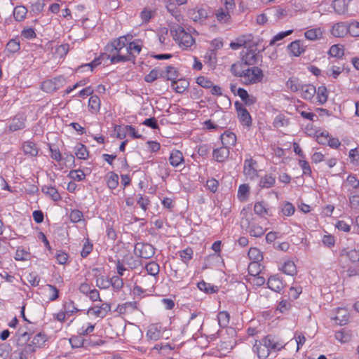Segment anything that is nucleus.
<instances>
[{
	"instance_id": "6ab92c4d",
	"label": "nucleus",
	"mask_w": 359,
	"mask_h": 359,
	"mask_svg": "<svg viewBox=\"0 0 359 359\" xmlns=\"http://www.w3.org/2000/svg\"><path fill=\"white\" fill-rule=\"evenodd\" d=\"M25 127V117L22 114L15 116L9 124L11 131H16Z\"/></svg>"
},
{
	"instance_id": "f03ea898",
	"label": "nucleus",
	"mask_w": 359,
	"mask_h": 359,
	"mask_svg": "<svg viewBox=\"0 0 359 359\" xmlns=\"http://www.w3.org/2000/svg\"><path fill=\"white\" fill-rule=\"evenodd\" d=\"M285 345L286 344L279 337L268 335L259 343L256 341L253 346V351L259 359H266L269 356L270 351H280Z\"/></svg>"
},
{
	"instance_id": "6e6d98bb",
	"label": "nucleus",
	"mask_w": 359,
	"mask_h": 359,
	"mask_svg": "<svg viewBox=\"0 0 359 359\" xmlns=\"http://www.w3.org/2000/svg\"><path fill=\"white\" fill-rule=\"evenodd\" d=\"M163 76V74L159 69H152L148 74L144 77V80L147 83H151L154 81L158 77Z\"/></svg>"
},
{
	"instance_id": "2f4dec72",
	"label": "nucleus",
	"mask_w": 359,
	"mask_h": 359,
	"mask_svg": "<svg viewBox=\"0 0 359 359\" xmlns=\"http://www.w3.org/2000/svg\"><path fill=\"white\" fill-rule=\"evenodd\" d=\"M46 297L49 302H53L59 297V290L49 284H46Z\"/></svg>"
},
{
	"instance_id": "9d476101",
	"label": "nucleus",
	"mask_w": 359,
	"mask_h": 359,
	"mask_svg": "<svg viewBox=\"0 0 359 359\" xmlns=\"http://www.w3.org/2000/svg\"><path fill=\"white\" fill-rule=\"evenodd\" d=\"M111 310L110 304L102 303L100 306H95L88 309V313L96 318H104Z\"/></svg>"
},
{
	"instance_id": "864d4df0",
	"label": "nucleus",
	"mask_w": 359,
	"mask_h": 359,
	"mask_svg": "<svg viewBox=\"0 0 359 359\" xmlns=\"http://www.w3.org/2000/svg\"><path fill=\"white\" fill-rule=\"evenodd\" d=\"M187 83L186 81H172L171 84L172 88L179 93L184 92L187 88Z\"/></svg>"
},
{
	"instance_id": "9b49d317",
	"label": "nucleus",
	"mask_w": 359,
	"mask_h": 359,
	"mask_svg": "<svg viewBox=\"0 0 359 359\" xmlns=\"http://www.w3.org/2000/svg\"><path fill=\"white\" fill-rule=\"evenodd\" d=\"M348 23L339 22L334 23L330 29L331 34L334 37H344L348 34Z\"/></svg>"
},
{
	"instance_id": "49530a36",
	"label": "nucleus",
	"mask_w": 359,
	"mask_h": 359,
	"mask_svg": "<svg viewBox=\"0 0 359 359\" xmlns=\"http://www.w3.org/2000/svg\"><path fill=\"white\" fill-rule=\"evenodd\" d=\"M20 48V41L17 39H11L6 44V50L11 53H17Z\"/></svg>"
},
{
	"instance_id": "e433bc0d",
	"label": "nucleus",
	"mask_w": 359,
	"mask_h": 359,
	"mask_svg": "<svg viewBox=\"0 0 359 359\" xmlns=\"http://www.w3.org/2000/svg\"><path fill=\"white\" fill-rule=\"evenodd\" d=\"M230 316L226 311H220L217 315L218 324L221 327H226L229 323Z\"/></svg>"
},
{
	"instance_id": "dca6fc26",
	"label": "nucleus",
	"mask_w": 359,
	"mask_h": 359,
	"mask_svg": "<svg viewBox=\"0 0 359 359\" xmlns=\"http://www.w3.org/2000/svg\"><path fill=\"white\" fill-rule=\"evenodd\" d=\"M339 255L341 257H345L352 263L359 262V250L355 248H344L340 251Z\"/></svg>"
},
{
	"instance_id": "72a5a7b5",
	"label": "nucleus",
	"mask_w": 359,
	"mask_h": 359,
	"mask_svg": "<svg viewBox=\"0 0 359 359\" xmlns=\"http://www.w3.org/2000/svg\"><path fill=\"white\" fill-rule=\"evenodd\" d=\"M74 165V156L72 154H65L62 157L61 161L59 164L60 169L64 168H71Z\"/></svg>"
},
{
	"instance_id": "de8ad7c7",
	"label": "nucleus",
	"mask_w": 359,
	"mask_h": 359,
	"mask_svg": "<svg viewBox=\"0 0 359 359\" xmlns=\"http://www.w3.org/2000/svg\"><path fill=\"white\" fill-rule=\"evenodd\" d=\"M67 177L74 181L80 182L85 179L86 175L81 170H72L69 172Z\"/></svg>"
},
{
	"instance_id": "39448f33",
	"label": "nucleus",
	"mask_w": 359,
	"mask_h": 359,
	"mask_svg": "<svg viewBox=\"0 0 359 359\" xmlns=\"http://www.w3.org/2000/svg\"><path fill=\"white\" fill-rule=\"evenodd\" d=\"M68 52V46L67 44H62L52 48L51 53L48 54V62L51 69H53L61 62V60L66 55Z\"/></svg>"
},
{
	"instance_id": "c85d7f7f",
	"label": "nucleus",
	"mask_w": 359,
	"mask_h": 359,
	"mask_svg": "<svg viewBox=\"0 0 359 359\" xmlns=\"http://www.w3.org/2000/svg\"><path fill=\"white\" fill-rule=\"evenodd\" d=\"M161 72L163 74L162 77L165 78L167 80L172 81V82L175 81L177 78L176 69L173 67L168 66L164 71L161 70Z\"/></svg>"
},
{
	"instance_id": "4be33fe9",
	"label": "nucleus",
	"mask_w": 359,
	"mask_h": 359,
	"mask_svg": "<svg viewBox=\"0 0 359 359\" xmlns=\"http://www.w3.org/2000/svg\"><path fill=\"white\" fill-rule=\"evenodd\" d=\"M300 91L301 95L304 99L310 100L316 93V88L311 84L302 85Z\"/></svg>"
},
{
	"instance_id": "c9c22d12",
	"label": "nucleus",
	"mask_w": 359,
	"mask_h": 359,
	"mask_svg": "<svg viewBox=\"0 0 359 359\" xmlns=\"http://www.w3.org/2000/svg\"><path fill=\"white\" fill-rule=\"evenodd\" d=\"M145 269L149 275L156 277L159 273L160 267L156 262H150L145 265Z\"/></svg>"
},
{
	"instance_id": "8fccbe9b",
	"label": "nucleus",
	"mask_w": 359,
	"mask_h": 359,
	"mask_svg": "<svg viewBox=\"0 0 359 359\" xmlns=\"http://www.w3.org/2000/svg\"><path fill=\"white\" fill-rule=\"evenodd\" d=\"M329 54L332 57H340L344 55V49L339 44L332 45L329 50Z\"/></svg>"
},
{
	"instance_id": "37998d69",
	"label": "nucleus",
	"mask_w": 359,
	"mask_h": 359,
	"mask_svg": "<svg viewBox=\"0 0 359 359\" xmlns=\"http://www.w3.org/2000/svg\"><path fill=\"white\" fill-rule=\"evenodd\" d=\"M155 11L150 8H144L140 13V18L142 23H147L154 15Z\"/></svg>"
},
{
	"instance_id": "79ce46f5",
	"label": "nucleus",
	"mask_w": 359,
	"mask_h": 359,
	"mask_svg": "<svg viewBox=\"0 0 359 359\" xmlns=\"http://www.w3.org/2000/svg\"><path fill=\"white\" fill-rule=\"evenodd\" d=\"M248 257L252 262H259L263 259L261 251L257 248H251L249 250Z\"/></svg>"
},
{
	"instance_id": "3c124183",
	"label": "nucleus",
	"mask_w": 359,
	"mask_h": 359,
	"mask_svg": "<svg viewBox=\"0 0 359 359\" xmlns=\"http://www.w3.org/2000/svg\"><path fill=\"white\" fill-rule=\"evenodd\" d=\"M107 184L109 189H116L118 184V175L114 172H111L109 177H107Z\"/></svg>"
},
{
	"instance_id": "2eb2a0df",
	"label": "nucleus",
	"mask_w": 359,
	"mask_h": 359,
	"mask_svg": "<svg viewBox=\"0 0 359 359\" xmlns=\"http://www.w3.org/2000/svg\"><path fill=\"white\" fill-rule=\"evenodd\" d=\"M229 149H227L226 147L222 146L212 151L213 158L219 163L224 162L229 158Z\"/></svg>"
},
{
	"instance_id": "cd10ccee",
	"label": "nucleus",
	"mask_w": 359,
	"mask_h": 359,
	"mask_svg": "<svg viewBox=\"0 0 359 359\" xmlns=\"http://www.w3.org/2000/svg\"><path fill=\"white\" fill-rule=\"evenodd\" d=\"M254 211L257 215L261 217H265L269 215V210L267 208L266 204L263 201L255 203L254 205Z\"/></svg>"
},
{
	"instance_id": "ea45409f",
	"label": "nucleus",
	"mask_w": 359,
	"mask_h": 359,
	"mask_svg": "<svg viewBox=\"0 0 359 359\" xmlns=\"http://www.w3.org/2000/svg\"><path fill=\"white\" fill-rule=\"evenodd\" d=\"M275 182L274 177L266 175L260 180L259 186L262 188H270L274 185Z\"/></svg>"
},
{
	"instance_id": "bf43d9fd",
	"label": "nucleus",
	"mask_w": 359,
	"mask_h": 359,
	"mask_svg": "<svg viewBox=\"0 0 359 359\" xmlns=\"http://www.w3.org/2000/svg\"><path fill=\"white\" fill-rule=\"evenodd\" d=\"M348 157L351 162L356 165H359V147L352 149L350 150Z\"/></svg>"
},
{
	"instance_id": "774afa93",
	"label": "nucleus",
	"mask_w": 359,
	"mask_h": 359,
	"mask_svg": "<svg viewBox=\"0 0 359 359\" xmlns=\"http://www.w3.org/2000/svg\"><path fill=\"white\" fill-rule=\"evenodd\" d=\"M34 347H41L45 344V336L41 333L36 334L32 339Z\"/></svg>"
},
{
	"instance_id": "c03bdc74",
	"label": "nucleus",
	"mask_w": 359,
	"mask_h": 359,
	"mask_svg": "<svg viewBox=\"0 0 359 359\" xmlns=\"http://www.w3.org/2000/svg\"><path fill=\"white\" fill-rule=\"evenodd\" d=\"M75 149V154L78 158L85 160L88 157V151L83 144H78Z\"/></svg>"
},
{
	"instance_id": "473e14b6",
	"label": "nucleus",
	"mask_w": 359,
	"mask_h": 359,
	"mask_svg": "<svg viewBox=\"0 0 359 359\" xmlns=\"http://www.w3.org/2000/svg\"><path fill=\"white\" fill-rule=\"evenodd\" d=\"M282 271L287 275L294 276L297 273L296 265L294 262L288 260L284 262L282 266Z\"/></svg>"
},
{
	"instance_id": "ddd939ff",
	"label": "nucleus",
	"mask_w": 359,
	"mask_h": 359,
	"mask_svg": "<svg viewBox=\"0 0 359 359\" xmlns=\"http://www.w3.org/2000/svg\"><path fill=\"white\" fill-rule=\"evenodd\" d=\"M141 50L142 44L139 41H128V46L125 48L127 61L130 60L132 57L138 55Z\"/></svg>"
},
{
	"instance_id": "b1692460",
	"label": "nucleus",
	"mask_w": 359,
	"mask_h": 359,
	"mask_svg": "<svg viewBox=\"0 0 359 359\" xmlns=\"http://www.w3.org/2000/svg\"><path fill=\"white\" fill-rule=\"evenodd\" d=\"M170 163L173 167H177L184 163L182 153L179 150H173L169 158Z\"/></svg>"
},
{
	"instance_id": "6e6552de",
	"label": "nucleus",
	"mask_w": 359,
	"mask_h": 359,
	"mask_svg": "<svg viewBox=\"0 0 359 359\" xmlns=\"http://www.w3.org/2000/svg\"><path fill=\"white\" fill-rule=\"evenodd\" d=\"M165 330L160 324H151L148 327L146 337L147 339L156 341L163 337Z\"/></svg>"
},
{
	"instance_id": "603ef678",
	"label": "nucleus",
	"mask_w": 359,
	"mask_h": 359,
	"mask_svg": "<svg viewBox=\"0 0 359 359\" xmlns=\"http://www.w3.org/2000/svg\"><path fill=\"white\" fill-rule=\"evenodd\" d=\"M88 106L93 111H97L100 108V100L98 96L93 95L89 98Z\"/></svg>"
},
{
	"instance_id": "4c0bfd02",
	"label": "nucleus",
	"mask_w": 359,
	"mask_h": 359,
	"mask_svg": "<svg viewBox=\"0 0 359 359\" xmlns=\"http://www.w3.org/2000/svg\"><path fill=\"white\" fill-rule=\"evenodd\" d=\"M250 192V187L248 184H243L239 186L238 190V198L242 201L247 200Z\"/></svg>"
},
{
	"instance_id": "a19ab883",
	"label": "nucleus",
	"mask_w": 359,
	"mask_h": 359,
	"mask_svg": "<svg viewBox=\"0 0 359 359\" xmlns=\"http://www.w3.org/2000/svg\"><path fill=\"white\" fill-rule=\"evenodd\" d=\"M302 84L297 78H290L286 83V86L292 92H297L300 90Z\"/></svg>"
},
{
	"instance_id": "a211bd4d",
	"label": "nucleus",
	"mask_w": 359,
	"mask_h": 359,
	"mask_svg": "<svg viewBox=\"0 0 359 359\" xmlns=\"http://www.w3.org/2000/svg\"><path fill=\"white\" fill-rule=\"evenodd\" d=\"M65 79L62 76L55 77L46 81V93L53 92L63 86Z\"/></svg>"
},
{
	"instance_id": "4d7b16f0",
	"label": "nucleus",
	"mask_w": 359,
	"mask_h": 359,
	"mask_svg": "<svg viewBox=\"0 0 359 359\" xmlns=\"http://www.w3.org/2000/svg\"><path fill=\"white\" fill-rule=\"evenodd\" d=\"M205 62H208L210 65H214L217 62V54L214 50H208L205 53Z\"/></svg>"
},
{
	"instance_id": "0e129e2a",
	"label": "nucleus",
	"mask_w": 359,
	"mask_h": 359,
	"mask_svg": "<svg viewBox=\"0 0 359 359\" xmlns=\"http://www.w3.org/2000/svg\"><path fill=\"white\" fill-rule=\"evenodd\" d=\"M69 343L73 348H79L83 346L84 339L81 336H73L69 339Z\"/></svg>"
},
{
	"instance_id": "423d86ee",
	"label": "nucleus",
	"mask_w": 359,
	"mask_h": 359,
	"mask_svg": "<svg viewBox=\"0 0 359 359\" xmlns=\"http://www.w3.org/2000/svg\"><path fill=\"white\" fill-rule=\"evenodd\" d=\"M134 253L141 258L149 259L154 256L155 248L149 243H137L135 245Z\"/></svg>"
},
{
	"instance_id": "09e8293b",
	"label": "nucleus",
	"mask_w": 359,
	"mask_h": 359,
	"mask_svg": "<svg viewBox=\"0 0 359 359\" xmlns=\"http://www.w3.org/2000/svg\"><path fill=\"white\" fill-rule=\"evenodd\" d=\"M262 271V266L257 262H252L248 266V272L251 277L259 275Z\"/></svg>"
},
{
	"instance_id": "7c9ffc66",
	"label": "nucleus",
	"mask_w": 359,
	"mask_h": 359,
	"mask_svg": "<svg viewBox=\"0 0 359 359\" xmlns=\"http://www.w3.org/2000/svg\"><path fill=\"white\" fill-rule=\"evenodd\" d=\"M216 18L219 22L228 24L231 19L229 10H226V8L219 9L216 13Z\"/></svg>"
},
{
	"instance_id": "a878e982",
	"label": "nucleus",
	"mask_w": 359,
	"mask_h": 359,
	"mask_svg": "<svg viewBox=\"0 0 359 359\" xmlns=\"http://www.w3.org/2000/svg\"><path fill=\"white\" fill-rule=\"evenodd\" d=\"M332 7L337 13L344 14L348 11V1L347 0H334L332 2Z\"/></svg>"
},
{
	"instance_id": "e2e57ef3",
	"label": "nucleus",
	"mask_w": 359,
	"mask_h": 359,
	"mask_svg": "<svg viewBox=\"0 0 359 359\" xmlns=\"http://www.w3.org/2000/svg\"><path fill=\"white\" fill-rule=\"evenodd\" d=\"M83 215L81 211L79 210H73L69 214V219L74 223L79 222L83 219Z\"/></svg>"
},
{
	"instance_id": "393cba45",
	"label": "nucleus",
	"mask_w": 359,
	"mask_h": 359,
	"mask_svg": "<svg viewBox=\"0 0 359 359\" xmlns=\"http://www.w3.org/2000/svg\"><path fill=\"white\" fill-rule=\"evenodd\" d=\"M269 288L271 290L279 292L283 287L281 280L276 276H271L267 282Z\"/></svg>"
},
{
	"instance_id": "5fc2aeb1",
	"label": "nucleus",
	"mask_w": 359,
	"mask_h": 359,
	"mask_svg": "<svg viewBox=\"0 0 359 359\" xmlns=\"http://www.w3.org/2000/svg\"><path fill=\"white\" fill-rule=\"evenodd\" d=\"M318 101L320 104H324L327 100V89L324 86H320L316 90Z\"/></svg>"
},
{
	"instance_id": "0eeeda50",
	"label": "nucleus",
	"mask_w": 359,
	"mask_h": 359,
	"mask_svg": "<svg viewBox=\"0 0 359 359\" xmlns=\"http://www.w3.org/2000/svg\"><path fill=\"white\" fill-rule=\"evenodd\" d=\"M261 59L257 49L247 48L242 51V60L245 65H255Z\"/></svg>"
},
{
	"instance_id": "20e7f679",
	"label": "nucleus",
	"mask_w": 359,
	"mask_h": 359,
	"mask_svg": "<svg viewBox=\"0 0 359 359\" xmlns=\"http://www.w3.org/2000/svg\"><path fill=\"white\" fill-rule=\"evenodd\" d=\"M174 40L183 48H188L195 43L193 36L185 32L182 27H177L174 30H171Z\"/></svg>"
},
{
	"instance_id": "7ed1b4c3",
	"label": "nucleus",
	"mask_w": 359,
	"mask_h": 359,
	"mask_svg": "<svg viewBox=\"0 0 359 359\" xmlns=\"http://www.w3.org/2000/svg\"><path fill=\"white\" fill-rule=\"evenodd\" d=\"M231 69L235 76L242 78L245 84L260 82L264 76L262 69L257 67L245 69L243 64H233Z\"/></svg>"
},
{
	"instance_id": "338daca9",
	"label": "nucleus",
	"mask_w": 359,
	"mask_h": 359,
	"mask_svg": "<svg viewBox=\"0 0 359 359\" xmlns=\"http://www.w3.org/2000/svg\"><path fill=\"white\" fill-rule=\"evenodd\" d=\"M264 229L260 226L252 225L250 230V234L254 237H260L264 233Z\"/></svg>"
},
{
	"instance_id": "bb28decb",
	"label": "nucleus",
	"mask_w": 359,
	"mask_h": 359,
	"mask_svg": "<svg viewBox=\"0 0 359 359\" xmlns=\"http://www.w3.org/2000/svg\"><path fill=\"white\" fill-rule=\"evenodd\" d=\"M323 34V31L321 29V28L318 27L311 29L305 32L304 36L309 40L314 41L322 38Z\"/></svg>"
},
{
	"instance_id": "1a4fd4ad",
	"label": "nucleus",
	"mask_w": 359,
	"mask_h": 359,
	"mask_svg": "<svg viewBox=\"0 0 359 359\" xmlns=\"http://www.w3.org/2000/svg\"><path fill=\"white\" fill-rule=\"evenodd\" d=\"M238 116L243 125L250 126L252 123L251 116L247 109L238 102H235Z\"/></svg>"
},
{
	"instance_id": "f3484780",
	"label": "nucleus",
	"mask_w": 359,
	"mask_h": 359,
	"mask_svg": "<svg viewBox=\"0 0 359 359\" xmlns=\"http://www.w3.org/2000/svg\"><path fill=\"white\" fill-rule=\"evenodd\" d=\"M220 138L222 147H226L227 149H230L231 147L234 146L236 143V135L230 131H225L221 135Z\"/></svg>"
},
{
	"instance_id": "a18cd8bd",
	"label": "nucleus",
	"mask_w": 359,
	"mask_h": 359,
	"mask_svg": "<svg viewBox=\"0 0 359 359\" xmlns=\"http://www.w3.org/2000/svg\"><path fill=\"white\" fill-rule=\"evenodd\" d=\"M96 286L100 289H107L110 286V280L104 276L96 275Z\"/></svg>"
},
{
	"instance_id": "58836bf2",
	"label": "nucleus",
	"mask_w": 359,
	"mask_h": 359,
	"mask_svg": "<svg viewBox=\"0 0 359 359\" xmlns=\"http://www.w3.org/2000/svg\"><path fill=\"white\" fill-rule=\"evenodd\" d=\"M348 34L353 37H359V22L353 20L348 23Z\"/></svg>"
},
{
	"instance_id": "69168bd1",
	"label": "nucleus",
	"mask_w": 359,
	"mask_h": 359,
	"mask_svg": "<svg viewBox=\"0 0 359 359\" xmlns=\"http://www.w3.org/2000/svg\"><path fill=\"white\" fill-rule=\"evenodd\" d=\"M110 285H112L115 290H118L123 287V281L119 276H114L110 279Z\"/></svg>"
},
{
	"instance_id": "f8f14e48",
	"label": "nucleus",
	"mask_w": 359,
	"mask_h": 359,
	"mask_svg": "<svg viewBox=\"0 0 359 359\" xmlns=\"http://www.w3.org/2000/svg\"><path fill=\"white\" fill-rule=\"evenodd\" d=\"M189 17L196 22H202L208 17V12L203 8H196L189 11Z\"/></svg>"
},
{
	"instance_id": "c756f323",
	"label": "nucleus",
	"mask_w": 359,
	"mask_h": 359,
	"mask_svg": "<svg viewBox=\"0 0 359 359\" xmlns=\"http://www.w3.org/2000/svg\"><path fill=\"white\" fill-rule=\"evenodd\" d=\"M27 9L24 6H17L13 10V17L17 21H22L25 19Z\"/></svg>"
},
{
	"instance_id": "13d9d810",
	"label": "nucleus",
	"mask_w": 359,
	"mask_h": 359,
	"mask_svg": "<svg viewBox=\"0 0 359 359\" xmlns=\"http://www.w3.org/2000/svg\"><path fill=\"white\" fill-rule=\"evenodd\" d=\"M281 211L285 216L289 217L294 214V206L290 202H285L282 207Z\"/></svg>"
},
{
	"instance_id": "412c9836",
	"label": "nucleus",
	"mask_w": 359,
	"mask_h": 359,
	"mask_svg": "<svg viewBox=\"0 0 359 359\" xmlns=\"http://www.w3.org/2000/svg\"><path fill=\"white\" fill-rule=\"evenodd\" d=\"M14 337L17 345L22 346L29 340L30 334L22 328H20L16 332Z\"/></svg>"
},
{
	"instance_id": "5701e85b",
	"label": "nucleus",
	"mask_w": 359,
	"mask_h": 359,
	"mask_svg": "<svg viewBox=\"0 0 359 359\" xmlns=\"http://www.w3.org/2000/svg\"><path fill=\"white\" fill-rule=\"evenodd\" d=\"M349 318V314L348 311L344 308H338L337 310V314L334 317L336 323L340 325H346Z\"/></svg>"
},
{
	"instance_id": "4468645a",
	"label": "nucleus",
	"mask_w": 359,
	"mask_h": 359,
	"mask_svg": "<svg viewBox=\"0 0 359 359\" xmlns=\"http://www.w3.org/2000/svg\"><path fill=\"white\" fill-rule=\"evenodd\" d=\"M255 165L256 162L252 159L245 161L243 172L245 175L250 180H253L257 177V171L255 168Z\"/></svg>"
},
{
	"instance_id": "680f3d73",
	"label": "nucleus",
	"mask_w": 359,
	"mask_h": 359,
	"mask_svg": "<svg viewBox=\"0 0 359 359\" xmlns=\"http://www.w3.org/2000/svg\"><path fill=\"white\" fill-rule=\"evenodd\" d=\"M49 149L50 151L51 158L54 159L59 165L62 157L60 150L52 145L49 146Z\"/></svg>"
},
{
	"instance_id": "f257e3e1",
	"label": "nucleus",
	"mask_w": 359,
	"mask_h": 359,
	"mask_svg": "<svg viewBox=\"0 0 359 359\" xmlns=\"http://www.w3.org/2000/svg\"><path fill=\"white\" fill-rule=\"evenodd\" d=\"M129 37V36H122L114 40L106 46V53L101 57L94 59L90 63L81 65L79 69L81 72H84L86 69L93 72L95 67L102 63V60L104 57L110 59L112 63L127 61L125 48L128 46V41L130 40V38L128 39Z\"/></svg>"
},
{
	"instance_id": "052dcab7",
	"label": "nucleus",
	"mask_w": 359,
	"mask_h": 359,
	"mask_svg": "<svg viewBox=\"0 0 359 359\" xmlns=\"http://www.w3.org/2000/svg\"><path fill=\"white\" fill-rule=\"evenodd\" d=\"M344 67L342 66L332 65L328 70L327 74L329 76H332L337 79L339 74L343 72Z\"/></svg>"
},
{
	"instance_id": "aec40b11",
	"label": "nucleus",
	"mask_w": 359,
	"mask_h": 359,
	"mask_svg": "<svg viewBox=\"0 0 359 359\" xmlns=\"http://www.w3.org/2000/svg\"><path fill=\"white\" fill-rule=\"evenodd\" d=\"M287 49L290 55L294 57L299 56L305 50L304 46L299 40L290 43L287 46Z\"/></svg>"
},
{
	"instance_id": "f704fd0d",
	"label": "nucleus",
	"mask_w": 359,
	"mask_h": 359,
	"mask_svg": "<svg viewBox=\"0 0 359 359\" xmlns=\"http://www.w3.org/2000/svg\"><path fill=\"white\" fill-rule=\"evenodd\" d=\"M22 149L26 154L35 156L38 154V149L36 144L32 142H25L23 144Z\"/></svg>"
}]
</instances>
